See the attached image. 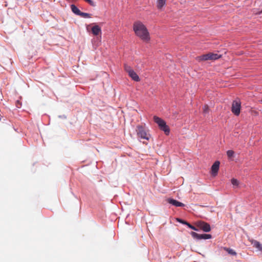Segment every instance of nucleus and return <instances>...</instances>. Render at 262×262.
Returning <instances> with one entry per match:
<instances>
[{"mask_svg": "<svg viewBox=\"0 0 262 262\" xmlns=\"http://www.w3.org/2000/svg\"><path fill=\"white\" fill-rule=\"evenodd\" d=\"M177 220H178L179 222H180V223H182V224H185V223H184V222H185L184 221H183V220H181V219H177Z\"/></svg>", "mask_w": 262, "mask_h": 262, "instance_id": "24", "label": "nucleus"}, {"mask_svg": "<svg viewBox=\"0 0 262 262\" xmlns=\"http://www.w3.org/2000/svg\"><path fill=\"white\" fill-rule=\"evenodd\" d=\"M210 60H216L221 57V55L216 53H210Z\"/></svg>", "mask_w": 262, "mask_h": 262, "instance_id": "15", "label": "nucleus"}, {"mask_svg": "<svg viewBox=\"0 0 262 262\" xmlns=\"http://www.w3.org/2000/svg\"><path fill=\"white\" fill-rule=\"evenodd\" d=\"M220 162L218 161H215L211 166V173L213 176H215L218 172L220 166Z\"/></svg>", "mask_w": 262, "mask_h": 262, "instance_id": "8", "label": "nucleus"}, {"mask_svg": "<svg viewBox=\"0 0 262 262\" xmlns=\"http://www.w3.org/2000/svg\"><path fill=\"white\" fill-rule=\"evenodd\" d=\"M166 4V0H157V6L159 9H161Z\"/></svg>", "mask_w": 262, "mask_h": 262, "instance_id": "14", "label": "nucleus"}, {"mask_svg": "<svg viewBox=\"0 0 262 262\" xmlns=\"http://www.w3.org/2000/svg\"><path fill=\"white\" fill-rule=\"evenodd\" d=\"M252 243L253 245V247L262 251V245L259 242L254 241Z\"/></svg>", "mask_w": 262, "mask_h": 262, "instance_id": "13", "label": "nucleus"}, {"mask_svg": "<svg viewBox=\"0 0 262 262\" xmlns=\"http://www.w3.org/2000/svg\"><path fill=\"white\" fill-rule=\"evenodd\" d=\"M133 30L135 34L142 40L146 42L149 41V33L146 26L141 21H136L134 23Z\"/></svg>", "mask_w": 262, "mask_h": 262, "instance_id": "1", "label": "nucleus"}, {"mask_svg": "<svg viewBox=\"0 0 262 262\" xmlns=\"http://www.w3.org/2000/svg\"><path fill=\"white\" fill-rule=\"evenodd\" d=\"M261 103H262V99L260 100Z\"/></svg>", "mask_w": 262, "mask_h": 262, "instance_id": "26", "label": "nucleus"}, {"mask_svg": "<svg viewBox=\"0 0 262 262\" xmlns=\"http://www.w3.org/2000/svg\"><path fill=\"white\" fill-rule=\"evenodd\" d=\"M71 8L72 10V11L75 13V14L77 15H79L81 11L75 5H71Z\"/></svg>", "mask_w": 262, "mask_h": 262, "instance_id": "12", "label": "nucleus"}, {"mask_svg": "<svg viewBox=\"0 0 262 262\" xmlns=\"http://www.w3.org/2000/svg\"><path fill=\"white\" fill-rule=\"evenodd\" d=\"M191 234L193 238H196L198 239H210L211 238V235L210 234H198L194 232H192L191 233Z\"/></svg>", "mask_w": 262, "mask_h": 262, "instance_id": "7", "label": "nucleus"}, {"mask_svg": "<svg viewBox=\"0 0 262 262\" xmlns=\"http://www.w3.org/2000/svg\"><path fill=\"white\" fill-rule=\"evenodd\" d=\"M92 32L94 35L97 36L101 33V29L98 25H95L92 27Z\"/></svg>", "mask_w": 262, "mask_h": 262, "instance_id": "10", "label": "nucleus"}, {"mask_svg": "<svg viewBox=\"0 0 262 262\" xmlns=\"http://www.w3.org/2000/svg\"><path fill=\"white\" fill-rule=\"evenodd\" d=\"M253 12H254V13H255L256 14H260V13H262V10H261V11H260V12H256V11H254Z\"/></svg>", "mask_w": 262, "mask_h": 262, "instance_id": "25", "label": "nucleus"}, {"mask_svg": "<svg viewBox=\"0 0 262 262\" xmlns=\"http://www.w3.org/2000/svg\"><path fill=\"white\" fill-rule=\"evenodd\" d=\"M16 106L17 107H20L21 106V103L19 101H17L16 102Z\"/></svg>", "mask_w": 262, "mask_h": 262, "instance_id": "23", "label": "nucleus"}, {"mask_svg": "<svg viewBox=\"0 0 262 262\" xmlns=\"http://www.w3.org/2000/svg\"><path fill=\"white\" fill-rule=\"evenodd\" d=\"M241 102L239 100L236 99L233 101L231 107V112L235 116H238L241 112Z\"/></svg>", "mask_w": 262, "mask_h": 262, "instance_id": "5", "label": "nucleus"}, {"mask_svg": "<svg viewBox=\"0 0 262 262\" xmlns=\"http://www.w3.org/2000/svg\"><path fill=\"white\" fill-rule=\"evenodd\" d=\"M224 249L230 255H236V252L232 249L224 247Z\"/></svg>", "mask_w": 262, "mask_h": 262, "instance_id": "16", "label": "nucleus"}, {"mask_svg": "<svg viewBox=\"0 0 262 262\" xmlns=\"http://www.w3.org/2000/svg\"><path fill=\"white\" fill-rule=\"evenodd\" d=\"M184 223H185V224L187 225L190 228L193 229V230H197V229L195 228V227L193 226L192 225H190L189 223L186 222H184Z\"/></svg>", "mask_w": 262, "mask_h": 262, "instance_id": "21", "label": "nucleus"}, {"mask_svg": "<svg viewBox=\"0 0 262 262\" xmlns=\"http://www.w3.org/2000/svg\"><path fill=\"white\" fill-rule=\"evenodd\" d=\"M79 16H80L82 17H83V18H90V17H91L92 14L81 12V13Z\"/></svg>", "mask_w": 262, "mask_h": 262, "instance_id": "17", "label": "nucleus"}, {"mask_svg": "<svg viewBox=\"0 0 262 262\" xmlns=\"http://www.w3.org/2000/svg\"><path fill=\"white\" fill-rule=\"evenodd\" d=\"M154 121L158 125L161 130L164 132L166 135H168L170 132L169 127L166 125L165 121L161 118L157 117H154Z\"/></svg>", "mask_w": 262, "mask_h": 262, "instance_id": "2", "label": "nucleus"}, {"mask_svg": "<svg viewBox=\"0 0 262 262\" xmlns=\"http://www.w3.org/2000/svg\"><path fill=\"white\" fill-rule=\"evenodd\" d=\"M125 71L128 73L129 76L135 81H139L140 78L137 73L132 69V68L127 65L124 64V66Z\"/></svg>", "mask_w": 262, "mask_h": 262, "instance_id": "3", "label": "nucleus"}, {"mask_svg": "<svg viewBox=\"0 0 262 262\" xmlns=\"http://www.w3.org/2000/svg\"><path fill=\"white\" fill-rule=\"evenodd\" d=\"M231 183L233 186H238L239 182L237 180L235 179H231Z\"/></svg>", "mask_w": 262, "mask_h": 262, "instance_id": "19", "label": "nucleus"}, {"mask_svg": "<svg viewBox=\"0 0 262 262\" xmlns=\"http://www.w3.org/2000/svg\"><path fill=\"white\" fill-rule=\"evenodd\" d=\"M136 132L139 137L147 140H149L150 135L147 134L146 129L143 126L141 125L137 126L136 128Z\"/></svg>", "mask_w": 262, "mask_h": 262, "instance_id": "4", "label": "nucleus"}, {"mask_svg": "<svg viewBox=\"0 0 262 262\" xmlns=\"http://www.w3.org/2000/svg\"><path fill=\"white\" fill-rule=\"evenodd\" d=\"M86 2H87L89 4H90L92 6H95V3L92 0H84Z\"/></svg>", "mask_w": 262, "mask_h": 262, "instance_id": "22", "label": "nucleus"}, {"mask_svg": "<svg viewBox=\"0 0 262 262\" xmlns=\"http://www.w3.org/2000/svg\"><path fill=\"white\" fill-rule=\"evenodd\" d=\"M234 154V152L232 150H229L227 151V155L228 158H232Z\"/></svg>", "mask_w": 262, "mask_h": 262, "instance_id": "18", "label": "nucleus"}, {"mask_svg": "<svg viewBox=\"0 0 262 262\" xmlns=\"http://www.w3.org/2000/svg\"><path fill=\"white\" fill-rule=\"evenodd\" d=\"M203 113H205V114H206V113H208L209 112V107L207 105H205L204 106H203Z\"/></svg>", "mask_w": 262, "mask_h": 262, "instance_id": "20", "label": "nucleus"}, {"mask_svg": "<svg viewBox=\"0 0 262 262\" xmlns=\"http://www.w3.org/2000/svg\"><path fill=\"white\" fill-rule=\"evenodd\" d=\"M196 59L199 61L210 60V53L198 56Z\"/></svg>", "mask_w": 262, "mask_h": 262, "instance_id": "11", "label": "nucleus"}, {"mask_svg": "<svg viewBox=\"0 0 262 262\" xmlns=\"http://www.w3.org/2000/svg\"><path fill=\"white\" fill-rule=\"evenodd\" d=\"M167 202L168 203H169L174 206H176V207H184L185 206V205L183 203H182L180 202H179L177 200L171 199V198L167 199Z\"/></svg>", "mask_w": 262, "mask_h": 262, "instance_id": "9", "label": "nucleus"}, {"mask_svg": "<svg viewBox=\"0 0 262 262\" xmlns=\"http://www.w3.org/2000/svg\"><path fill=\"white\" fill-rule=\"evenodd\" d=\"M196 224L198 228L205 232H209L211 230L210 225L206 222L199 221Z\"/></svg>", "mask_w": 262, "mask_h": 262, "instance_id": "6", "label": "nucleus"}]
</instances>
